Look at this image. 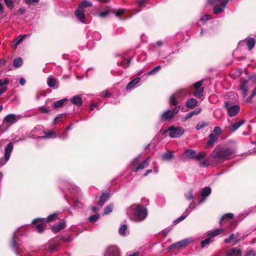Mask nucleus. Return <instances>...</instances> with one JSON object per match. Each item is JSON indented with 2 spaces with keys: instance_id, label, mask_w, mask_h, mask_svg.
Masks as SVG:
<instances>
[{
  "instance_id": "obj_53",
  "label": "nucleus",
  "mask_w": 256,
  "mask_h": 256,
  "mask_svg": "<svg viewBox=\"0 0 256 256\" xmlns=\"http://www.w3.org/2000/svg\"><path fill=\"white\" fill-rule=\"evenodd\" d=\"M208 125H209L208 123L202 122L198 123L196 125V130H200L202 128H203L205 127V126H208Z\"/></svg>"
},
{
  "instance_id": "obj_15",
  "label": "nucleus",
  "mask_w": 256,
  "mask_h": 256,
  "mask_svg": "<svg viewBox=\"0 0 256 256\" xmlns=\"http://www.w3.org/2000/svg\"><path fill=\"white\" fill-rule=\"evenodd\" d=\"M245 122V120H242L239 122L230 124L228 126V128L231 133H233L238 130L240 128V126H241Z\"/></svg>"
},
{
  "instance_id": "obj_11",
  "label": "nucleus",
  "mask_w": 256,
  "mask_h": 256,
  "mask_svg": "<svg viewBox=\"0 0 256 256\" xmlns=\"http://www.w3.org/2000/svg\"><path fill=\"white\" fill-rule=\"evenodd\" d=\"M32 224L35 226V227L36 228L38 232L42 233L44 232L46 226V222L44 221V218H37L34 219L32 221Z\"/></svg>"
},
{
  "instance_id": "obj_45",
  "label": "nucleus",
  "mask_w": 256,
  "mask_h": 256,
  "mask_svg": "<svg viewBox=\"0 0 256 256\" xmlns=\"http://www.w3.org/2000/svg\"><path fill=\"white\" fill-rule=\"evenodd\" d=\"M127 228V226L126 224H122L121 226L118 230L119 234L121 236H125Z\"/></svg>"
},
{
  "instance_id": "obj_52",
  "label": "nucleus",
  "mask_w": 256,
  "mask_h": 256,
  "mask_svg": "<svg viewBox=\"0 0 256 256\" xmlns=\"http://www.w3.org/2000/svg\"><path fill=\"white\" fill-rule=\"evenodd\" d=\"M100 218L99 214H94L90 216L88 218V220L90 222H96Z\"/></svg>"
},
{
  "instance_id": "obj_61",
  "label": "nucleus",
  "mask_w": 256,
  "mask_h": 256,
  "mask_svg": "<svg viewBox=\"0 0 256 256\" xmlns=\"http://www.w3.org/2000/svg\"><path fill=\"white\" fill-rule=\"evenodd\" d=\"M192 114L190 112L186 114L184 116H183L182 118V120L183 122H186V120H187L188 119L191 118L192 117Z\"/></svg>"
},
{
  "instance_id": "obj_37",
  "label": "nucleus",
  "mask_w": 256,
  "mask_h": 256,
  "mask_svg": "<svg viewBox=\"0 0 256 256\" xmlns=\"http://www.w3.org/2000/svg\"><path fill=\"white\" fill-rule=\"evenodd\" d=\"M206 156V154L204 152H200L198 154L196 153L194 158L197 161L201 162L203 160Z\"/></svg>"
},
{
  "instance_id": "obj_33",
  "label": "nucleus",
  "mask_w": 256,
  "mask_h": 256,
  "mask_svg": "<svg viewBox=\"0 0 256 256\" xmlns=\"http://www.w3.org/2000/svg\"><path fill=\"white\" fill-rule=\"evenodd\" d=\"M204 90V88H199L198 90H196V91L194 92L193 94L196 97L203 100L204 98V96L203 94Z\"/></svg>"
},
{
  "instance_id": "obj_50",
  "label": "nucleus",
  "mask_w": 256,
  "mask_h": 256,
  "mask_svg": "<svg viewBox=\"0 0 256 256\" xmlns=\"http://www.w3.org/2000/svg\"><path fill=\"white\" fill-rule=\"evenodd\" d=\"M124 10L122 8H120L118 10H112V13L115 14V16L117 17L120 18V15H122L124 13Z\"/></svg>"
},
{
  "instance_id": "obj_13",
  "label": "nucleus",
  "mask_w": 256,
  "mask_h": 256,
  "mask_svg": "<svg viewBox=\"0 0 256 256\" xmlns=\"http://www.w3.org/2000/svg\"><path fill=\"white\" fill-rule=\"evenodd\" d=\"M104 256H120V250L116 246H110L106 249Z\"/></svg>"
},
{
  "instance_id": "obj_19",
  "label": "nucleus",
  "mask_w": 256,
  "mask_h": 256,
  "mask_svg": "<svg viewBox=\"0 0 256 256\" xmlns=\"http://www.w3.org/2000/svg\"><path fill=\"white\" fill-rule=\"evenodd\" d=\"M150 160V156L147 157L134 170V172H138L140 170H143L146 168L149 164Z\"/></svg>"
},
{
  "instance_id": "obj_60",
  "label": "nucleus",
  "mask_w": 256,
  "mask_h": 256,
  "mask_svg": "<svg viewBox=\"0 0 256 256\" xmlns=\"http://www.w3.org/2000/svg\"><path fill=\"white\" fill-rule=\"evenodd\" d=\"M58 137L60 138H62V140H66L68 138V131L66 130H64L62 135H60L58 136Z\"/></svg>"
},
{
  "instance_id": "obj_16",
  "label": "nucleus",
  "mask_w": 256,
  "mask_h": 256,
  "mask_svg": "<svg viewBox=\"0 0 256 256\" xmlns=\"http://www.w3.org/2000/svg\"><path fill=\"white\" fill-rule=\"evenodd\" d=\"M211 188L208 186H206L202 188L200 190V194L202 196V198L199 200L198 204H202L204 200V198L208 196L211 194Z\"/></svg>"
},
{
  "instance_id": "obj_28",
  "label": "nucleus",
  "mask_w": 256,
  "mask_h": 256,
  "mask_svg": "<svg viewBox=\"0 0 256 256\" xmlns=\"http://www.w3.org/2000/svg\"><path fill=\"white\" fill-rule=\"evenodd\" d=\"M224 232L223 228H216L210 231L208 235L210 238H213L220 235Z\"/></svg>"
},
{
  "instance_id": "obj_7",
  "label": "nucleus",
  "mask_w": 256,
  "mask_h": 256,
  "mask_svg": "<svg viewBox=\"0 0 256 256\" xmlns=\"http://www.w3.org/2000/svg\"><path fill=\"white\" fill-rule=\"evenodd\" d=\"M180 109V106H176L172 110L167 109L161 114L160 120L162 122L170 121L174 118V116L177 114Z\"/></svg>"
},
{
  "instance_id": "obj_47",
  "label": "nucleus",
  "mask_w": 256,
  "mask_h": 256,
  "mask_svg": "<svg viewBox=\"0 0 256 256\" xmlns=\"http://www.w3.org/2000/svg\"><path fill=\"white\" fill-rule=\"evenodd\" d=\"M161 68V66L160 65H158L154 68L152 70L150 71L146 74V75H153L158 72Z\"/></svg>"
},
{
  "instance_id": "obj_8",
  "label": "nucleus",
  "mask_w": 256,
  "mask_h": 256,
  "mask_svg": "<svg viewBox=\"0 0 256 256\" xmlns=\"http://www.w3.org/2000/svg\"><path fill=\"white\" fill-rule=\"evenodd\" d=\"M193 241L194 239L192 238H188L171 244L168 246V249L169 250H172L173 249H182L186 248Z\"/></svg>"
},
{
  "instance_id": "obj_36",
  "label": "nucleus",
  "mask_w": 256,
  "mask_h": 256,
  "mask_svg": "<svg viewBox=\"0 0 256 256\" xmlns=\"http://www.w3.org/2000/svg\"><path fill=\"white\" fill-rule=\"evenodd\" d=\"M68 100V99L66 98H64L63 99H62L60 100H59L56 102H54L53 104V108H59L62 107L64 103Z\"/></svg>"
},
{
  "instance_id": "obj_58",
  "label": "nucleus",
  "mask_w": 256,
  "mask_h": 256,
  "mask_svg": "<svg viewBox=\"0 0 256 256\" xmlns=\"http://www.w3.org/2000/svg\"><path fill=\"white\" fill-rule=\"evenodd\" d=\"M110 11L111 10L110 8L104 12H101L98 14V16L102 18H105L110 13Z\"/></svg>"
},
{
  "instance_id": "obj_18",
  "label": "nucleus",
  "mask_w": 256,
  "mask_h": 256,
  "mask_svg": "<svg viewBox=\"0 0 256 256\" xmlns=\"http://www.w3.org/2000/svg\"><path fill=\"white\" fill-rule=\"evenodd\" d=\"M47 84L48 86L53 88L56 89L58 88V80L52 76H49L48 78Z\"/></svg>"
},
{
  "instance_id": "obj_14",
  "label": "nucleus",
  "mask_w": 256,
  "mask_h": 256,
  "mask_svg": "<svg viewBox=\"0 0 256 256\" xmlns=\"http://www.w3.org/2000/svg\"><path fill=\"white\" fill-rule=\"evenodd\" d=\"M19 118L20 116H16L14 114H9L4 118L3 123L9 124H13L16 122Z\"/></svg>"
},
{
  "instance_id": "obj_26",
  "label": "nucleus",
  "mask_w": 256,
  "mask_h": 256,
  "mask_svg": "<svg viewBox=\"0 0 256 256\" xmlns=\"http://www.w3.org/2000/svg\"><path fill=\"white\" fill-rule=\"evenodd\" d=\"M232 240L233 244H236L238 242L239 237L238 234L236 236L234 234H230L228 238L224 240V242L226 243H229Z\"/></svg>"
},
{
  "instance_id": "obj_64",
  "label": "nucleus",
  "mask_w": 256,
  "mask_h": 256,
  "mask_svg": "<svg viewBox=\"0 0 256 256\" xmlns=\"http://www.w3.org/2000/svg\"><path fill=\"white\" fill-rule=\"evenodd\" d=\"M246 256H256V252L254 250H250L246 252Z\"/></svg>"
},
{
  "instance_id": "obj_3",
  "label": "nucleus",
  "mask_w": 256,
  "mask_h": 256,
  "mask_svg": "<svg viewBox=\"0 0 256 256\" xmlns=\"http://www.w3.org/2000/svg\"><path fill=\"white\" fill-rule=\"evenodd\" d=\"M130 219L135 222H140L144 220L148 215L146 208L140 204H134L126 210Z\"/></svg>"
},
{
  "instance_id": "obj_62",
  "label": "nucleus",
  "mask_w": 256,
  "mask_h": 256,
  "mask_svg": "<svg viewBox=\"0 0 256 256\" xmlns=\"http://www.w3.org/2000/svg\"><path fill=\"white\" fill-rule=\"evenodd\" d=\"M214 116L216 118H220L221 117V110L220 109L215 110L214 112Z\"/></svg>"
},
{
  "instance_id": "obj_25",
  "label": "nucleus",
  "mask_w": 256,
  "mask_h": 256,
  "mask_svg": "<svg viewBox=\"0 0 256 256\" xmlns=\"http://www.w3.org/2000/svg\"><path fill=\"white\" fill-rule=\"evenodd\" d=\"M110 196L109 193L105 192L102 194L100 197L98 204L102 207L106 202L108 200Z\"/></svg>"
},
{
  "instance_id": "obj_51",
  "label": "nucleus",
  "mask_w": 256,
  "mask_h": 256,
  "mask_svg": "<svg viewBox=\"0 0 256 256\" xmlns=\"http://www.w3.org/2000/svg\"><path fill=\"white\" fill-rule=\"evenodd\" d=\"M113 209V205L112 204L107 206L104 210V214H108L110 213Z\"/></svg>"
},
{
  "instance_id": "obj_40",
  "label": "nucleus",
  "mask_w": 256,
  "mask_h": 256,
  "mask_svg": "<svg viewBox=\"0 0 256 256\" xmlns=\"http://www.w3.org/2000/svg\"><path fill=\"white\" fill-rule=\"evenodd\" d=\"M58 216V213H54L49 215L46 219H44V221L48 222H52L55 220Z\"/></svg>"
},
{
  "instance_id": "obj_44",
  "label": "nucleus",
  "mask_w": 256,
  "mask_h": 256,
  "mask_svg": "<svg viewBox=\"0 0 256 256\" xmlns=\"http://www.w3.org/2000/svg\"><path fill=\"white\" fill-rule=\"evenodd\" d=\"M196 208V204L192 201L188 207L186 209L185 211V213H187V214H190L192 210L195 209Z\"/></svg>"
},
{
  "instance_id": "obj_42",
  "label": "nucleus",
  "mask_w": 256,
  "mask_h": 256,
  "mask_svg": "<svg viewBox=\"0 0 256 256\" xmlns=\"http://www.w3.org/2000/svg\"><path fill=\"white\" fill-rule=\"evenodd\" d=\"M222 130L220 126H216L214 128L212 134L216 136L218 138L222 134Z\"/></svg>"
},
{
  "instance_id": "obj_10",
  "label": "nucleus",
  "mask_w": 256,
  "mask_h": 256,
  "mask_svg": "<svg viewBox=\"0 0 256 256\" xmlns=\"http://www.w3.org/2000/svg\"><path fill=\"white\" fill-rule=\"evenodd\" d=\"M14 148V144L12 142H9L4 148V160L2 158H0V168L4 166L9 160L11 153Z\"/></svg>"
},
{
  "instance_id": "obj_56",
  "label": "nucleus",
  "mask_w": 256,
  "mask_h": 256,
  "mask_svg": "<svg viewBox=\"0 0 256 256\" xmlns=\"http://www.w3.org/2000/svg\"><path fill=\"white\" fill-rule=\"evenodd\" d=\"M64 116H65L64 114H58L57 116L56 117V118L54 120L53 125H54V124H56V122L61 121L62 118Z\"/></svg>"
},
{
  "instance_id": "obj_59",
  "label": "nucleus",
  "mask_w": 256,
  "mask_h": 256,
  "mask_svg": "<svg viewBox=\"0 0 256 256\" xmlns=\"http://www.w3.org/2000/svg\"><path fill=\"white\" fill-rule=\"evenodd\" d=\"M212 19V16L210 15V14H205L204 16H202L201 18H200V20L203 22H206V21H208V20H210Z\"/></svg>"
},
{
  "instance_id": "obj_46",
  "label": "nucleus",
  "mask_w": 256,
  "mask_h": 256,
  "mask_svg": "<svg viewBox=\"0 0 256 256\" xmlns=\"http://www.w3.org/2000/svg\"><path fill=\"white\" fill-rule=\"evenodd\" d=\"M141 155L138 156L136 158H134L132 161V164L133 166L139 165L140 163Z\"/></svg>"
},
{
  "instance_id": "obj_38",
  "label": "nucleus",
  "mask_w": 256,
  "mask_h": 256,
  "mask_svg": "<svg viewBox=\"0 0 256 256\" xmlns=\"http://www.w3.org/2000/svg\"><path fill=\"white\" fill-rule=\"evenodd\" d=\"M234 218V214L232 213H228L224 214L220 218V223H222L227 220H232Z\"/></svg>"
},
{
  "instance_id": "obj_4",
  "label": "nucleus",
  "mask_w": 256,
  "mask_h": 256,
  "mask_svg": "<svg viewBox=\"0 0 256 256\" xmlns=\"http://www.w3.org/2000/svg\"><path fill=\"white\" fill-rule=\"evenodd\" d=\"M92 6V4L89 0H82L74 12V14L78 21L82 24H88L86 18L88 16V8Z\"/></svg>"
},
{
  "instance_id": "obj_9",
  "label": "nucleus",
  "mask_w": 256,
  "mask_h": 256,
  "mask_svg": "<svg viewBox=\"0 0 256 256\" xmlns=\"http://www.w3.org/2000/svg\"><path fill=\"white\" fill-rule=\"evenodd\" d=\"M169 132V136L172 138H178L181 136L184 132V130L182 127L172 126L170 127L164 132Z\"/></svg>"
},
{
  "instance_id": "obj_55",
  "label": "nucleus",
  "mask_w": 256,
  "mask_h": 256,
  "mask_svg": "<svg viewBox=\"0 0 256 256\" xmlns=\"http://www.w3.org/2000/svg\"><path fill=\"white\" fill-rule=\"evenodd\" d=\"M185 196L188 200L194 201V196L193 194V190H190L188 194Z\"/></svg>"
},
{
  "instance_id": "obj_17",
  "label": "nucleus",
  "mask_w": 256,
  "mask_h": 256,
  "mask_svg": "<svg viewBox=\"0 0 256 256\" xmlns=\"http://www.w3.org/2000/svg\"><path fill=\"white\" fill-rule=\"evenodd\" d=\"M248 80L246 79L241 78L240 82V88L244 96H246L247 94V92L248 91Z\"/></svg>"
},
{
  "instance_id": "obj_6",
  "label": "nucleus",
  "mask_w": 256,
  "mask_h": 256,
  "mask_svg": "<svg viewBox=\"0 0 256 256\" xmlns=\"http://www.w3.org/2000/svg\"><path fill=\"white\" fill-rule=\"evenodd\" d=\"M228 2L229 0H208L210 4L215 6L213 12L216 14L224 12Z\"/></svg>"
},
{
  "instance_id": "obj_32",
  "label": "nucleus",
  "mask_w": 256,
  "mask_h": 256,
  "mask_svg": "<svg viewBox=\"0 0 256 256\" xmlns=\"http://www.w3.org/2000/svg\"><path fill=\"white\" fill-rule=\"evenodd\" d=\"M66 224L64 222H61L56 226L52 227V232L54 233L58 232L60 230L64 228Z\"/></svg>"
},
{
  "instance_id": "obj_49",
  "label": "nucleus",
  "mask_w": 256,
  "mask_h": 256,
  "mask_svg": "<svg viewBox=\"0 0 256 256\" xmlns=\"http://www.w3.org/2000/svg\"><path fill=\"white\" fill-rule=\"evenodd\" d=\"M188 215V214H187V213H185V212H184L176 220H174V223L175 224H178L180 222L184 220L187 217V216Z\"/></svg>"
},
{
  "instance_id": "obj_43",
  "label": "nucleus",
  "mask_w": 256,
  "mask_h": 256,
  "mask_svg": "<svg viewBox=\"0 0 256 256\" xmlns=\"http://www.w3.org/2000/svg\"><path fill=\"white\" fill-rule=\"evenodd\" d=\"M92 38L94 40H99L102 38L100 34L98 32H94L91 34Z\"/></svg>"
},
{
  "instance_id": "obj_35",
  "label": "nucleus",
  "mask_w": 256,
  "mask_h": 256,
  "mask_svg": "<svg viewBox=\"0 0 256 256\" xmlns=\"http://www.w3.org/2000/svg\"><path fill=\"white\" fill-rule=\"evenodd\" d=\"M45 136H38V140L40 139H47V138H56V136L54 135V132H44Z\"/></svg>"
},
{
  "instance_id": "obj_12",
  "label": "nucleus",
  "mask_w": 256,
  "mask_h": 256,
  "mask_svg": "<svg viewBox=\"0 0 256 256\" xmlns=\"http://www.w3.org/2000/svg\"><path fill=\"white\" fill-rule=\"evenodd\" d=\"M140 78L136 77L130 81L126 86V90L128 91L131 92L134 89L138 87L140 85Z\"/></svg>"
},
{
  "instance_id": "obj_31",
  "label": "nucleus",
  "mask_w": 256,
  "mask_h": 256,
  "mask_svg": "<svg viewBox=\"0 0 256 256\" xmlns=\"http://www.w3.org/2000/svg\"><path fill=\"white\" fill-rule=\"evenodd\" d=\"M175 94L176 95L178 98L182 99L185 96L188 95L189 92L186 89H181L176 91Z\"/></svg>"
},
{
  "instance_id": "obj_2",
  "label": "nucleus",
  "mask_w": 256,
  "mask_h": 256,
  "mask_svg": "<svg viewBox=\"0 0 256 256\" xmlns=\"http://www.w3.org/2000/svg\"><path fill=\"white\" fill-rule=\"evenodd\" d=\"M27 228L28 226H24L18 228L14 234L11 246L17 256H29L23 248L21 242V237L27 234Z\"/></svg>"
},
{
  "instance_id": "obj_41",
  "label": "nucleus",
  "mask_w": 256,
  "mask_h": 256,
  "mask_svg": "<svg viewBox=\"0 0 256 256\" xmlns=\"http://www.w3.org/2000/svg\"><path fill=\"white\" fill-rule=\"evenodd\" d=\"M207 238L201 242V247L204 248L210 244L212 241L211 240V238L208 235Z\"/></svg>"
},
{
  "instance_id": "obj_20",
  "label": "nucleus",
  "mask_w": 256,
  "mask_h": 256,
  "mask_svg": "<svg viewBox=\"0 0 256 256\" xmlns=\"http://www.w3.org/2000/svg\"><path fill=\"white\" fill-rule=\"evenodd\" d=\"M246 42V45L250 50H252L256 42L254 38H246L245 40H242L240 42V44Z\"/></svg>"
},
{
  "instance_id": "obj_21",
  "label": "nucleus",
  "mask_w": 256,
  "mask_h": 256,
  "mask_svg": "<svg viewBox=\"0 0 256 256\" xmlns=\"http://www.w3.org/2000/svg\"><path fill=\"white\" fill-rule=\"evenodd\" d=\"M70 102L72 104L80 107L82 104V99L80 96L76 95L72 98Z\"/></svg>"
},
{
  "instance_id": "obj_1",
  "label": "nucleus",
  "mask_w": 256,
  "mask_h": 256,
  "mask_svg": "<svg viewBox=\"0 0 256 256\" xmlns=\"http://www.w3.org/2000/svg\"><path fill=\"white\" fill-rule=\"evenodd\" d=\"M236 156V150L234 148H216L210 154V160L216 164H218L234 158Z\"/></svg>"
},
{
  "instance_id": "obj_22",
  "label": "nucleus",
  "mask_w": 256,
  "mask_h": 256,
  "mask_svg": "<svg viewBox=\"0 0 256 256\" xmlns=\"http://www.w3.org/2000/svg\"><path fill=\"white\" fill-rule=\"evenodd\" d=\"M177 98L178 97L175 93L170 96L168 101V104L170 106H174L176 107L180 106L178 105L179 102Z\"/></svg>"
},
{
  "instance_id": "obj_54",
  "label": "nucleus",
  "mask_w": 256,
  "mask_h": 256,
  "mask_svg": "<svg viewBox=\"0 0 256 256\" xmlns=\"http://www.w3.org/2000/svg\"><path fill=\"white\" fill-rule=\"evenodd\" d=\"M60 239L65 242H70L73 240L74 238L72 235H69L68 236H62Z\"/></svg>"
},
{
  "instance_id": "obj_48",
  "label": "nucleus",
  "mask_w": 256,
  "mask_h": 256,
  "mask_svg": "<svg viewBox=\"0 0 256 256\" xmlns=\"http://www.w3.org/2000/svg\"><path fill=\"white\" fill-rule=\"evenodd\" d=\"M188 215V214H187V213H185V212H184L176 220H174V223L175 224H178L180 222L184 220L187 217V216Z\"/></svg>"
},
{
  "instance_id": "obj_39",
  "label": "nucleus",
  "mask_w": 256,
  "mask_h": 256,
  "mask_svg": "<svg viewBox=\"0 0 256 256\" xmlns=\"http://www.w3.org/2000/svg\"><path fill=\"white\" fill-rule=\"evenodd\" d=\"M22 64V60L21 58H15L13 61V66L15 68H19Z\"/></svg>"
},
{
  "instance_id": "obj_34",
  "label": "nucleus",
  "mask_w": 256,
  "mask_h": 256,
  "mask_svg": "<svg viewBox=\"0 0 256 256\" xmlns=\"http://www.w3.org/2000/svg\"><path fill=\"white\" fill-rule=\"evenodd\" d=\"M210 164L216 165L213 163L210 160V157L208 159L205 158L200 162V166L202 167H206L210 166Z\"/></svg>"
},
{
  "instance_id": "obj_30",
  "label": "nucleus",
  "mask_w": 256,
  "mask_h": 256,
  "mask_svg": "<svg viewBox=\"0 0 256 256\" xmlns=\"http://www.w3.org/2000/svg\"><path fill=\"white\" fill-rule=\"evenodd\" d=\"M174 158L172 152L168 151L161 156V159L164 161L170 160Z\"/></svg>"
},
{
  "instance_id": "obj_23",
  "label": "nucleus",
  "mask_w": 256,
  "mask_h": 256,
  "mask_svg": "<svg viewBox=\"0 0 256 256\" xmlns=\"http://www.w3.org/2000/svg\"><path fill=\"white\" fill-rule=\"evenodd\" d=\"M198 105V101L194 98L188 99L186 103V106L188 109H193Z\"/></svg>"
},
{
  "instance_id": "obj_57",
  "label": "nucleus",
  "mask_w": 256,
  "mask_h": 256,
  "mask_svg": "<svg viewBox=\"0 0 256 256\" xmlns=\"http://www.w3.org/2000/svg\"><path fill=\"white\" fill-rule=\"evenodd\" d=\"M6 6L10 9L14 8V2L12 0H4Z\"/></svg>"
},
{
  "instance_id": "obj_24",
  "label": "nucleus",
  "mask_w": 256,
  "mask_h": 256,
  "mask_svg": "<svg viewBox=\"0 0 256 256\" xmlns=\"http://www.w3.org/2000/svg\"><path fill=\"white\" fill-rule=\"evenodd\" d=\"M196 154V151L192 149H186L185 150L184 154V157L183 158L182 160H184L185 158L186 159H191L194 158V156Z\"/></svg>"
},
{
  "instance_id": "obj_63",
  "label": "nucleus",
  "mask_w": 256,
  "mask_h": 256,
  "mask_svg": "<svg viewBox=\"0 0 256 256\" xmlns=\"http://www.w3.org/2000/svg\"><path fill=\"white\" fill-rule=\"evenodd\" d=\"M202 84V80H200V81L197 82H196L194 84V88L196 90H198L199 88H202L201 87Z\"/></svg>"
},
{
  "instance_id": "obj_5",
  "label": "nucleus",
  "mask_w": 256,
  "mask_h": 256,
  "mask_svg": "<svg viewBox=\"0 0 256 256\" xmlns=\"http://www.w3.org/2000/svg\"><path fill=\"white\" fill-rule=\"evenodd\" d=\"M224 108L226 110L228 116L230 117L236 116L239 113L240 108V106L230 100L224 102Z\"/></svg>"
},
{
  "instance_id": "obj_27",
  "label": "nucleus",
  "mask_w": 256,
  "mask_h": 256,
  "mask_svg": "<svg viewBox=\"0 0 256 256\" xmlns=\"http://www.w3.org/2000/svg\"><path fill=\"white\" fill-rule=\"evenodd\" d=\"M218 139V138L216 136H215L212 133L210 134L208 136V140L206 142V145L211 146H213Z\"/></svg>"
},
{
  "instance_id": "obj_29",
  "label": "nucleus",
  "mask_w": 256,
  "mask_h": 256,
  "mask_svg": "<svg viewBox=\"0 0 256 256\" xmlns=\"http://www.w3.org/2000/svg\"><path fill=\"white\" fill-rule=\"evenodd\" d=\"M241 251L236 248H232L228 252L227 256H240Z\"/></svg>"
}]
</instances>
